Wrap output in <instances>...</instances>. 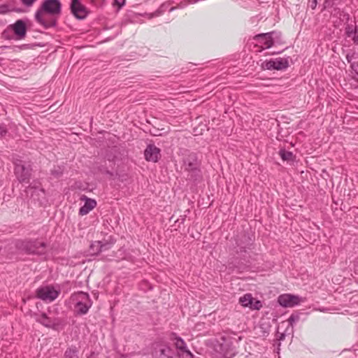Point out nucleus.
Returning a JSON list of instances; mask_svg holds the SVG:
<instances>
[{
	"instance_id": "25",
	"label": "nucleus",
	"mask_w": 358,
	"mask_h": 358,
	"mask_svg": "<svg viewBox=\"0 0 358 358\" xmlns=\"http://www.w3.org/2000/svg\"><path fill=\"white\" fill-rule=\"evenodd\" d=\"M298 320V317L294 315H291L289 319L288 322L291 325H293L294 323H295Z\"/></svg>"
},
{
	"instance_id": "5",
	"label": "nucleus",
	"mask_w": 358,
	"mask_h": 358,
	"mask_svg": "<svg viewBox=\"0 0 358 358\" xmlns=\"http://www.w3.org/2000/svg\"><path fill=\"white\" fill-rule=\"evenodd\" d=\"M36 321L42 325L55 330H59L63 328L64 324L62 320L58 317L50 318L46 314L43 313L38 316Z\"/></svg>"
},
{
	"instance_id": "7",
	"label": "nucleus",
	"mask_w": 358,
	"mask_h": 358,
	"mask_svg": "<svg viewBox=\"0 0 358 358\" xmlns=\"http://www.w3.org/2000/svg\"><path fill=\"white\" fill-rule=\"evenodd\" d=\"M20 248L29 253L43 254L45 244L38 241H26L22 243Z\"/></svg>"
},
{
	"instance_id": "2",
	"label": "nucleus",
	"mask_w": 358,
	"mask_h": 358,
	"mask_svg": "<svg viewBox=\"0 0 358 358\" xmlns=\"http://www.w3.org/2000/svg\"><path fill=\"white\" fill-rule=\"evenodd\" d=\"M185 170L191 173V178L195 180L201 178L199 162L196 154L191 153L184 159Z\"/></svg>"
},
{
	"instance_id": "19",
	"label": "nucleus",
	"mask_w": 358,
	"mask_h": 358,
	"mask_svg": "<svg viewBox=\"0 0 358 358\" xmlns=\"http://www.w3.org/2000/svg\"><path fill=\"white\" fill-rule=\"evenodd\" d=\"M279 155L283 161H287V162H293L294 159V156L290 151L280 150Z\"/></svg>"
},
{
	"instance_id": "3",
	"label": "nucleus",
	"mask_w": 358,
	"mask_h": 358,
	"mask_svg": "<svg viewBox=\"0 0 358 358\" xmlns=\"http://www.w3.org/2000/svg\"><path fill=\"white\" fill-rule=\"evenodd\" d=\"M59 292V289L52 286H42L37 289L36 296L43 301L51 302L58 297Z\"/></svg>"
},
{
	"instance_id": "12",
	"label": "nucleus",
	"mask_w": 358,
	"mask_h": 358,
	"mask_svg": "<svg viewBox=\"0 0 358 358\" xmlns=\"http://www.w3.org/2000/svg\"><path fill=\"white\" fill-rule=\"evenodd\" d=\"M239 303L243 307H248L252 310H259L262 307V303L259 301H255L251 294H245L239 298Z\"/></svg>"
},
{
	"instance_id": "9",
	"label": "nucleus",
	"mask_w": 358,
	"mask_h": 358,
	"mask_svg": "<svg viewBox=\"0 0 358 358\" xmlns=\"http://www.w3.org/2000/svg\"><path fill=\"white\" fill-rule=\"evenodd\" d=\"M303 301L301 297L291 294H281L278 298L279 304L285 308H292Z\"/></svg>"
},
{
	"instance_id": "17",
	"label": "nucleus",
	"mask_w": 358,
	"mask_h": 358,
	"mask_svg": "<svg viewBox=\"0 0 358 358\" xmlns=\"http://www.w3.org/2000/svg\"><path fill=\"white\" fill-rule=\"evenodd\" d=\"M10 27L19 39L24 38L26 36L27 29L25 23L22 20H17Z\"/></svg>"
},
{
	"instance_id": "6",
	"label": "nucleus",
	"mask_w": 358,
	"mask_h": 358,
	"mask_svg": "<svg viewBox=\"0 0 358 358\" xmlns=\"http://www.w3.org/2000/svg\"><path fill=\"white\" fill-rule=\"evenodd\" d=\"M281 34L277 31H272L266 34H261L255 36V39L264 46V48H271L275 41L280 39Z\"/></svg>"
},
{
	"instance_id": "16",
	"label": "nucleus",
	"mask_w": 358,
	"mask_h": 358,
	"mask_svg": "<svg viewBox=\"0 0 358 358\" xmlns=\"http://www.w3.org/2000/svg\"><path fill=\"white\" fill-rule=\"evenodd\" d=\"M16 177L20 182L27 181L30 176V170L23 164H17L15 168Z\"/></svg>"
},
{
	"instance_id": "27",
	"label": "nucleus",
	"mask_w": 358,
	"mask_h": 358,
	"mask_svg": "<svg viewBox=\"0 0 358 358\" xmlns=\"http://www.w3.org/2000/svg\"><path fill=\"white\" fill-rule=\"evenodd\" d=\"M90 249L92 250L91 253L93 255H96L97 253H94V251L96 250V248H94L93 249L90 247Z\"/></svg>"
},
{
	"instance_id": "22",
	"label": "nucleus",
	"mask_w": 358,
	"mask_h": 358,
	"mask_svg": "<svg viewBox=\"0 0 358 358\" xmlns=\"http://www.w3.org/2000/svg\"><path fill=\"white\" fill-rule=\"evenodd\" d=\"M346 34L348 37L352 38L355 43L358 44V29H355V31H353L348 27L347 29Z\"/></svg>"
},
{
	"instance_id": "18",
	"label": "nucleus",
	"mask_w": 358,
	"mask_h": 358,
	"mask_svg": "<svg viewBox=\"0 0 358 358\" xmlns=\"http://www.w3.org/2000/svg\"><path fill=\"white\" fill-rule=\"evenodd\" d=\"M113 243V241L106 242L104 243L101 241H95L91 244V248L92 249L94 248H96V250L94 251V253H99L102 251L108 250Z\"/></svg>"
},
{
	"instance_id": "10",
	"label": "nucleus",
	"mask_w": 358,
	"mask_h": 358,
	"mask_svg": "<svg viewBox=\"0 0 358 358\" xmlns=\"http://www.w3.org/2000/svg\"><path fill=\"white\" fill-rule=\"evenodd\" d=\"M289 65L288 60L285 58L278 57L265 61L263 64L264 68L268 70H282Z\"/></svg>"
},
{
	"instance_id": "13",
	"label": "nucleus",
	"mask_w": 358,
	"mask_h": 358,
	"mask_svg": "<svg viewBox=\"0 0 358 358\" xmlns=\"http://www.w3.org/2000/svg\"><path fill=\"white\" fill-rule=\"evenodd\" d=\"M80 200L84 201V205L79 209L80 215H85L92 210L96 206V201L94 199H90L85 195L80 197Z\"/></svg>"
},
{
	"instance_id": "11",
	"label": "nucleus",
	"mask_w": 358,
	"mask_h": 358,
	"mask_svg": "<svg viewBox=\"0 0 358 358\" xmlns=\"http://www.w3.org/2000/svg\"><path fill=\"white\" fill-rule=\"evenodd\" d=\"M71 10L73 15L80 20L85 19L88 14L87 8L81 3L80 0L71 1Z\"/></svg>"
},
{
	"instance_id": "30",
	"label": "nucleus",
	"mask_w": 358,
	"mask_h": 358,
	"mask_svg": "<svg viewBox=\"0 0 358 358\" xmlns=\"http://www.w3.org/2000/svg\"><path fill=\"white\" fill-rule=\"evenodd\" d=\"M174 10V8H173V7H172V8L170 9V11H172V10Z\"/></svg>"
},
{
	"instance_id": "29",
	"label": "nucleus",
	"mask_w": 358,
	"mask_h": 358,
	"mask_svg": "<svg viewBox=\"0 0 358 358\" xmlns=\"http://www.w3.org/2000/svg\"><path fill=\"white\" fill-rule=\"evenodd\" d=\"M197 1V0H194L193 1H189L190 3H196Z\"/></svg>"
},
{
	"instance_id": "31",
	"label": "nucleus",
	"mask_w": 358,
	"mask_h": 358,
	"mask_svg": "<svg viewBox=\"0 0 358 358\" xmlns=\"http://www.w3.org/2000/svg\"><path fill=\"white\" fill-rule=\"evenodd\" d=\"M357 273H358V271H357Z\"/></svg>"
},
{
	"instance_id": "4",
	"label": "nucleus",
	"mask_w": 358,
	"mask_h": 358,
	"mask_svg": "<svg viewBox=\"0 0 358 358\" xmlns=\"http://www.w3.org/2000/svg\"><path fill=\"white\" fill-rule=\"evenodd\" d=\"M57 17L46 13L39 8L35 13L36 21L45 28H49L55 26Z\"/></svg>"
},
{
	"instance_id": "21",
	"label": "nucleus",
	"mask_w": 358,
	"mask_h": 358,
	"mask_svg": "<svg viewBox=\"0 0 358 358\" xmlns=\"http://www.w3.org/2000/svg\"><path fill=\"white\" fill-rule=\"evenodd\" d=\"M78 351L76 348H68L64 353V358H78Z\"/></svg>"
},
{
	"instance_id": "1",
	"label": "nucleus",
	"mask_w": 358,
	"mask_h": 358,
	"mask_svg": "<svg viewBox=\"0 0 358 358\" xmlns=\"http://www.w3.org/2000/svg\"><path fill=\"white\" fill-rule=\"evenodd\" d=\"M70 303L75 312L80 315L86 314L92 304L89 294L83 292L73 294L70 298Z\"/></svg>"
},
{
	"instance_id": "15",
	"label": "nucleus",
	"mask_w": 358,
	"mask_h": 358,
	"mask_svg": "<svg viewBox=\"0 0 358 358\" xmlns=\"http://www.w3.org/2000/svg\"><path fill=\"white\" fill-rule=\"evenodd\" d=\"M147 161L156 162L160 157V150L154 145H149L144 152Z\"/></svg>"
},
{
	"instance_id": "20",
	"label": "nucleus",
	"mask_w": 358,
	"mask_h": 358,
	"mask_svg": "<svg viewBox=\"0 0 358 358\" xmlns=\"http://www.w3.org/2000/svg\"><path fill=\"white\" fill-rule=\"evenodd\" d=\"M175 345L178 349L185 351V352H187L189 355H190L191 356H192V353L186 349L187 348L186 344L182 338H176Z\"/></svg>"
},
{
	"instance_id": "23",
	"label": "nucleus",
	"mask_w": 358,
	"mask_h": 358,
	"mask_svg": "<svg viewBox=\"0 0 358 358\" xmlns=\"http://www.w3.org/2000/svg\"><path fill=\"white\" fill-rule=\"evenodd\" d=\"M28 192L31 193V196H34V194H39L40 193L41 194H44V192L42 189H38V188H33V187H29V189H28Z\"/></svg>"
},
{
	"instance_id": "14",
	"label": "nucleus",
	"mask_w": 358,
	"mask_h": 358,
	"mask_svg": "<svg viewBox=\"0 0 358 358\" xmlns=\"http://www.w3.org/2000/svg\"><path fill=\"white\" fill-rule=\"evenodd\" d=\"M346 59L350 64L353 78L358 82V54L355 52H349L346 55Z\"/></svg>"
},
{
	"instance_id": "32",
	"label": "nucleus",
	"mask_w": 358,
	"mask_h": 358,
	"mask_svg": "<svg viewBox=\"0 0 358 358\" xmlns=\"http://www.w3.org/2000/svg\"><path fill=\"white\" fill-rule=\"evenodd\" d=\"M90 358V357H89Z\"/></svg>"
},
{
	"instance_id": "24",
	"label": "nucleus",
	"mask_w": 358,
	"mask_h": 358,
	"mask_svg": "<svg viewBox=\"0 0 358 358\" xmlns=\"http://www.w3.org/2000/svg\"><path fill=\"white\" fill-rule=\"evenodd\" d=\"M9 11L8 6L3 4L0 6V14H6Z\"/></svg>"
},
{
	"instance_id": "28",
	"label": "nucleus",
	"mask_w": 358,
	"mask_h": 358,
	"mask_svg": "<svg viewBox=\"0 0 358 358\" xmlns=\"http://www.w3.org/2000/svg\"><path fill=\"white\" fill-rule=\"evenodd\" d=\"M317 1L316 0L313 1L312 3V8H314L316 6Z\"/></svg>"
},
{
	"instance_id": "26",
	"label": "nucleus",
	"mask_w": 358,
	"mask_h": 358,
	"mask_svg": "<svg viewBox=\"0 0 358 358\" xmlns=\"http://www.w3.org/2000/svg\"><path fill=\"white\" fill-rule=\"evenodd\" d=\"M6 133V128L3 125H0V137H3Z\"/></svg>"
},
{
	"instance_id": "8",
	"label": "nucleus",
	"mask_w": 358,
	"mask_h": 358,
	"mask_svg": "<svg viewBox=\"0 0 358 358\" xmlns=\"http://www.w3.org/2000/svg\"><path fill=\"white\" fill-rule=\"evenodd\" d=\"M40 8L58 17L61 14L62 4L59 0H44Z\"/></svg>"
}]
</instances>
